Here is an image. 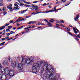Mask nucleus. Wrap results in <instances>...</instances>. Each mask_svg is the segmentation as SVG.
Wrapping results in <instances>:
<instances>
[{
  "label": "nucleus",
  "instance_id": "052dcab7",
  "mask_svg": "<svg viewBox=\"0 0 80 80\" xmlns=\"http://www.w3.org/2000/svg\"><path fill=\"white\" fill-rule=\"evenodd\" d=\"M3 33H5V32H6L5 30H3Z\"/></svg>",
  "mask_w": 80,
  "mask_h": 80
},
{
  "label": "nucleus",
  "instance_id": "bb28decb",
  "mask_svg": "<svg viewBox=\"0 0 80 80\" xmlns=\"http://www.w3.org/2000/svg\"><path fill=\"white\" fill-rule=\"evenodd\" d=\"M5 38V40H7L8 39V38H9V37H8V36H7Z\"/></svg>",
  "mask_w": 80,
  "mask_h": 80
},
{
  "label": "nucleus",
  "instance_id": "b1692460",
  "mask_svg": "<svg viewBox=\"0 0 80 80\" xmlns=\"http://www.w3.org/2000/svg\"><path fill=\"white\" fill-rule=\"evenodd\" d=\"M48 25L49 26H52V24L48 22Z\"/></svg>",
  "mask_w": 80,
  "mask_h": 80
},
{
  "label": "nucleus",
  "instance_id": "72a5a7b5",
  "mask_svg": "<svg viewBox=\"0 0 80 80\" xmlns=\"http://www.w3.org/2000/svg\"><path fill=\"white\" fill-rule=\"evenodd\" d=\"M75 39L76 40H77V41H79V39H78V38H75Z\"/></svg>",
  "mask_w": 80,
  "mask_h": 80
},
{
  "label": "nucleus",
  "instance_id": "f03ea898",
  "mask_svg": "<svg viewBox=\"0 0 80 80\" xmlns=\"http://www.w3.org/2000/svg\"><path fill=\"white\" fill-rule=\"evenodd\" d=\"M3 70L4 71V73H6L7 75H9V77H13L14 76V71L12 69L10 71V69L9 68H6L5 70L3 69V70Z\"/></svg>",
  "mask_w": 80,
  "mask_h": 80
},
{
  "label": "nucleus",
  "instance_id": "e433bc0d",
  "mask_svg": "<svg viewBox=\"0 0 80 80\" xmlns=\"http://www.w3.org/2000/svg\"><path fill=\"white\" fill-rule=\"evenodd\" d=\"M3 10H6V8L5 7H3V9H2Z\"/></svg>",
  "mask_w": 80,
  "mask_h": 80
},
{
  "label": "nucleus",
  "instance_id": "6ab92c4d",
  "mask_svg": "<svg viewBox=\"0 0 80 80\" xmlns=\"http://www.w3.org/2000/svg\"><path fill=\"white\" fill-rule=\"evenodd\" d=\"M18 9L19 10V8H18V7H14L13 8V10H17Z\"/></svg>",
  "mask_w": 80,
  "mask_h": 80
},
{
  "label": "nucleus",
  "instance_id": "09e8293b",
  "mask_svg": "<svg viewBox=\"0 0 80 80\" xmlns=\"http://www.w3.org/2000/svg\"><path fill=\"white\" fill-rule=\"evenodd\" d=\"M9 6H10L11 7H12V4H9Z\"/></svg>",
  "mask_w": 80,
  "mask_h": 80
},
{
  "label": "nucleus",
  "instance_id": "a19ab883",
  "mask_svg": "<svg viewBox=\"0 0 80 80\" xmlns=\"http://www.w3.org/2000/svg\"><path fill=\"white\" fill-rule=\"evenodd\" d=\"M8 31H10V30L8 29H6V31L8 32Z\"/></svg>",
  "mask_w": 80,
  "mask_h": 80
},
{
  "label": "nucleus",
  "instance_id": "473e14b6",
  "mask_svg": "<svg viewBox=\"0 0 80 80\" xmlns=\"http://www.w3.org/2000/svg\"><path fill=\"white\" fill-rule=\"evenodd\" d=\"M13 33H15V32H14L13 31H11L10 32V34H12Z\"/></svg>",
  "mask_w": 80,
  "mask_h": 80
},
{
  "label": "nucleus",
  "instance_id": "1a4fd4ad",
  "mask_svg": "<svg viewBox=\"0 0 80 80\" xmlns=\"http://www.w3.org/2000/svg\"><path fill=\"white\" fill-rule=\"evenodd\" d=\"M0 68L2 70V71H0V75H2V74H3V73H4V71L3 70H3V68H2V66L1 65H0Z\"/></svg>",
  "mask_w": 80,
  "mask_h": 80
},
{
  "label": "nucleus",
  "instance_id": "3c124183",
  "mask_svg": "<svg viewBox=\"0 0 80 80\" xmlns=\"http://www.w3.org/2000/svg\"><path fill=\"white\" fill-rule=\"evenodd\" d=\"M44 21H45V22H47V23H48V21H47V20H46V19H44Z\"/></svg>",
  "mask_w": 80,
  "mask_h": 80
},
{
  "label": "nucleus",
  "instance_id": "f8f14e48",
  "mask_svg": "<svg viewBox=\"0 0 80 80\" xmlns=\"http://www.w3.org/2000/svg\"><path fill=\"white\" fill-rule=\"evenodd\" d=\"M3 63L4 65H7L8 64V62L7 60L4 61L3 62Z\"/></svg>",
  "mask_w": 80,
  "mask_h": 80
},
{
  "label": "nucleus",
  "instance_id": "69168bd1",
  "mask_svg": "<svg viewBox=\"0 0 80 80\" xmlns=\"http://www.w3.org/2000/svg\"><path fill=\"white\" fill-rule=\"evenodd\" d=\"M73 30H74V32L75 31H76V29H75L74 28H73Z\"/></svg>",
  "mask_w": 80,
  "mask_h": 80
},
{
  "label": "nucleus",
  "instance_id": "ea45409f",
  "mask_svg": "<svg viewBox=\"0 0 80 80\" xmlns=\"http://www.w3.org/2000/svg\"><path fill=\"white\" fill-rule=\"evenodd\" d=\"M19 5H20V6H22L23 5H24V4H20Z\"/></svg>",
  "mask_w": 80,
  "mask_h": 80
},
{
  "label": "nucleus",
  "instance_id": "c756f323",
  "mask_svg": "<svg viewBox=\"0 0 80 80\" xmlns=\"http://www.w3.org/2000/svg\"><path fill=\"white\" fill-rule=\"evenodd\" d=\"M60 23H64V21L62 20H61L60 21Z\"/></svg>",
  "mask_w": 80,
  "mask_h": 80
},
{
  "label": "nucleus",
  "instance_id": "bf43d9fd",
  "mask_svg": "<svg viewBox=\"0 0 80 80\" xmlns=\"http://www.w3.org/2000/svg\"><path fill=\"white\" fill-rule=\"evenodd\" d=\"M24 20V18H22V19H20V21H22V20Z\"/></svg>",
  "mask_w": 80,
  "mask_h": 80
},
{
  "label": "nucleus",
  "instance_id": "0e129e2a",
  "mask_svg": "<svg viewBox=\"0 0 80 80\" xmlns=\"http://www.w3.org/2000/svg\"><path fill=\"white\" fill-rule=\"evenodd\" d=\"M74 32L75 33H77L78 32L77 31H74Z\"/></svg>",
  "mask_w": 80,
  "mask_h": 80
},
{
  "label": "nucleus",
  "instance_id": "f257e3e1",
  "mask_svg": "<svg viewBox=\"0 0 80 80\" xmlns=\"http://www.w3.org/2000/svg\"><path fill=\"white\" fill-rule=\"evenodd\" d=\"M49 72V73H50L51 74L49 75L48 74H47L46 76V77H45V78H50V77H51L52 80H58V79H59V76H58V75H56V76L54 77V78H53H53L52 77H53L54 76L53 74V73H54V72H55V70H54V69L51 68Z\"/></svg>",
  "mask_w": 80,
  "mask_h": 80
},
{
  "label": "nucleus",
  "instance_id": "6e6d98bb",
  "mask_svg": "<svg viewBox=\"0 0 80 80\" xmlns=\"http://www.w3.org/2000/svg\"><path fill=\"white\" fill-rule=\"evenodd\" d=\"M49 22H51V23H52L53 22V21H52V20H50L49 21Z\"/></svg>",
  "mask_w": 80,
  "mask_h": 80
},
{
  "label": "nucleus",
  "instance_id": "39448f33",
  "mask_svg": "<svg viewBox=\"0 0 80 80\" xmlns=\"http://www.w3.org/2000/svg\"><path fill=\"white\" fill-rule=\"evenodd\" d=\"M17 63L15 62L14 61H12L11 62L12 67L13 68H15V67L17 66Z\"/></svg>",
  "mask_w": 80,
  "mask_h": 80
},
{
  "label": "nucleus",
  "instance_id": "e2e57ef3",
  "mask_svg": "<svg viewBox=\"0 0 80 80\" xmlns=\"http://www.w3.org/2000/svg\"><path fill=\"white\" fill-rule=\"evenodd\" d=\"M62 10V8H60L59 9H58V10Z\"/></svg>",
  "mask_w": 80,
  "mask_h": 80
},
{
  "label": "nucleus",
  "instance_id": "f3484780",
  "mask_svg": "<svg viewBox=\"0 0 80 80\" xmlns=\"http://www.w3.org/2000/svg\"><path fill=\"white\" fill-rule=\"evenodd\" d=\"M41 13H48V10H47L46 11L41 12Z\"/></svg>",
  "mask_w": 80,
  "mask_h": 80
},
{
  "label": "nucleus",
  "instance_id": "ddd939ff",
  "mask_svg": "<svg viewBox=\"0 0 80 80\" xmlns=\"http://www.w3.org/2000/svg\"><path fill=\"white\" fill-rule=\"evenodd\" d=\"M47 67H48V64L46 63H45L44 64V68L46 69V68H47Z\"/></svg>",
  "mask_w": 80,
  "mask_h": 80
},
{
  "label": "nucleus",
  "instance_id": "4468645a",
  "mask_svg": "<svg viewBox=\"0 0 80 80\" xmlns=\"http://www.w3.org/2000/svg\"><path fill=\"white\" fill-rule=\"evenodd\" d=\"M5 26H3L2 27H0V30H3V29H5Z\"/></svg>",
  "mask_w": 80,
  "mask_h": 80
},
{
  "label": "nucleus",
  "instance_id": "774afa93",
  "mask_svg": "<svg viewBox=\"0 0 80 80\" xmlns=\"http://www.w3.org/2000/svg\"><path fill=\"white\" fill-rule=\"evenodd\" d=\"M69 34L70 35H72V34L70 32H69Z\"/></svg>",
  "mask_w": 80,
  "mask_h": 80
},
{
  "label": "nucleus",
  "instance_id": "c03bdc74",
  "mask_svg": "<svg viewBox=\"0 0 80 80\" xmlns=\"http://www.w3.org/2000/svg\"><path fill=\"white\" fill-rule=\"evenodd\" d=\"M74 19H76V20L78 19V18L74 17Z\"/></svg>",
  "mask_w": 80,
  "mask_h": 80
},
{
  "label": "nucleus",
  "instance_id": "37998d69",
  "mask_svg": "<svg viewBox=\"0 0 80 80\" xmlns=\"http://www.w3.org/2000/svg\"><path fill=\"white\" fill-rule=\"evenodd\" d=\"M29 30H30V29H28L27 30H26V32H25L26 33H27V32H28L29 31Z\"/></svg>",
  "mask_w": 80,
  "mask_h": 80
},
{
  "label": "nucleus",
  "instance_id": "7c9ffc66",
  "mask_svg": "<svg viewBox=\"0 0 80 80\" xmlns=\"http://www.w3.org/2000/svg\"><path fill=\"white\" fill-rule=\"evenodd\" d=\"M25 7H30L31 6L28 5H25Z\"/></svg>",
  "mask_w": 80,
  "mask_h": 80
},
{
  "label": "nucleus",
  "instance_id": "de8ad7c7",
  "mask_svg": "<svg viewBox=\"0 0 80 80\" xmlns=\"http://www.w3.org/2000/svg\"><path fill=\"white\" fill-rule=\"evenodd\" d=\"M1 40H5V38H2V39H1Z\"/></svg>",
  "mask_w": 80,
  "mask_h": 80
},
{
  "label": "nucleus",
  "instance_id": "423d86ee",
  "mask_svg": "<svg viewBox=\"0 0 80 80\" xmlns=\"http://www.w3.org/2000/svg\"><path fill=\"white\" fill-rule=\"evenodd\" d=\"M22 59L21 61V63L22 65H24L25 64V63H26V60H25V58H24L23 57V56H22Z\"/></svg>",
  "mask_w": 80,
  "mask_h": 80
},
{
  "label": "nucleus",
  "instance_id": "a211bd4d",
  "mask_svg": "<svg viewBox=\"0 0 80 80\" xmlns=\"http://www.w3.org/2000/svg\"><path fill=\"white\" fill-rule=\"evenodd\" d=\"M5 42H2L0 44V46H1V45H2V46L4 45H5Z\"/></svg>",
  "mask_w": 80,
  "mask_h": 80
},
{
  "label": "nucleus",
  "instance_id": "13d9d810",
  "mask_svg": "<svg viewBox=\"0 0 80 80\" xmlns=\"http://www.w3.org/2000/svg\"><path fill=\"white\" fill-rule=\"evenodd\" d=\"M3 11V10H2V9L1 8H0V12H2Z\"/></svg>",
  "mask_w": 80,
  "mask_h": 80
},
{
  "label": "nucleus",
  "instance_id": "cd10ccee",
  "mask_svg": "<svg viewBox=\"0 0 80 80\" xmlns=\"http://www.w3.org/2000/svg\"><path fill=\"white\" fill-rule=\"evenodd\" d=\"M14 6H15V7H18V5H17V4H16V3H15L14 4Z\"/></svg>",
  "mask_w": 80,
  "mask_h": 80
},
{
  "label": "nucleus",
  "instance_id": "20e7f679",
  "mask_svg": "<svg viewBox=\"0 0 80 80\" xmlns=\"http://www.w3.org/2000/svg\"><path fill=\"white\" fill-rule=\"evenodd\" d=\"M17 66L19 70H22L23 69V64H22L17 63Z\"/></svg>",
  "mask_w": 80,
  "mask_h": 80
},
{
  "label": "nucleus",
  "instance_id": "dca6fc26",
  "mask_svg": "<svg viewBox=\"0 0 80 80\" xmlns=\"http://www.w3.org/2000/svg\"><path fill=\"white\" fill-rule=\"evenodd\" d=\"M54 9H52L51 10H48V12L49 13V12H55V11L54 10H53Z\"/></svg>",
  "mask_w": 80,
  "mask_h": 80
},
{
  "label": "nucleus",
  "instance_id": "6e6552de",
  "mask_svg": "<svg viewBox=\"0 0 80 80\" xmlns=\"http://www.w3.org/2000/svg\"><path fill=\"white\" fill-rule=\"evenodd\" d=\"M28 11V9H27L24 10L19 11L18 13H19V14H23V13H24L25 12H27V11Z\"/></svg>",
  "mask_w": 80,
  "mask_h": 80
},
{
  "label": "nucleus",
  "instance_id": "4be33fe9",
  "mask_svg": "<svg viewBox=\"0 0 80 80\" xmlns=\"http://www.w3.org/2000/svg\"><path fill=\"white\" fill-rule=\"evenodd\" d=\"M7 13V12L5 11L3 12V15H6Z\"/></svg>",
  "mask_w": 80,
  "mask_h": 80
},
{
  "label": "nucleus",
  "instance_id": "8fccbe9b",
  "mask_svg": "<svg viewBox=\"0 0 80 80\" xmlns=\"http://www.w3.org/2000/svg\"><path fill=\"white\" fill-rule=\"evenodd\" d=\"M61 26H62V27H65V26H63V25L62 24H60Z\"/></svg>",
  "mask_w": 80,
  "mask_h": 80
},
{
  "label": "nucleus",
  "instance_id": "7ed1b4c3",
  "mask_svg": "<svg viewBox=\"0 0 80 80\" xmlns=\"http://www.w3.org/2000/svg\"><path fill=\"white\" fill-rule=\"evenodd\" d=\"M43 62H39L38 63H37L35 66H34L32 68V72L33 73H36L37 71V69L38 68L40 67H42L43 65Z\"/></svg>",
  "mask_w": 80,
  "mask_h": 80
},
{
  "label": "nucleus",
  "instance_id": "5701e85b",
  "mask_svg": "<svg viewBox=\"0 0 80 80\" xmlns=\"http://www.w3.org/2000/svg\"><path fill=\"white\" fill-rule=\"evenodd\" d=\"M7 8H8V9H10V8H12L10 6H7Z\"/></svg>",
  "mask_w": 80,
  "mask_h": 80
},
{
  "label": "nucleus",
  "instance_id": "2f4dec72",
  "mask_svg": "<svg viewBox=\"0 0 80 80\" xmlns=\"http://www.w3.org/2000/svg\"><path fill=\"white\" fill-rule=\"evenodd\" d=\"M19 21H20V20L19 19H18L15 22H19Z\"/></svg>",
  "mask_w": 80,
  "mask_h": 80
},
{
  "label": "nucleus",
  "instance_id": "a18cd8bd",
  "mask_svg": "<svg viewBox=\"0 0 80 80\" xmlns=\"http://www.w3.org/2000/svg\"><path fill=\"white\" fill-rule=\"evenodd\" d=\"M76 17H77V18H79V14H78L77 15Z\"/></svg>",
  "mask_w": 80,
  "mask_h": 80
},
{
  "label": "nucleus",
  "instance_id": "2eb2a0df",
  "mask_svg": "<svg viewBox=\"0 0 80 80\" xmlns=\"http://www.w3.org/2000/svg\"><path fill=\"white\" fill-rule=\"evenodd\" d=\"M29 60L31 62H33V58L32 57H31L29 58Z\"/></svg>",
  "mask_w": 80,
  "mask_h": 80
},
{
  "label": "nucleus",
  "instance_id": "603ef678",
  "mask_svg": "<svg viewBox=\"0 0 80 80\" xmlns=\"http://www.w3.org/2000/svg\"><path fill=\"white\" fill-rule=\"evenodd\" d=\"M40 23V25H45V24H44V23Z\"/></svg>",
  "mask_w": 80,
  "mask_h": 80
},
{
  "label": "nucleus",
  "instance_id": "4c0bfd02",
  "mask_svg": "<svg viewBox=\"0 0 80 80\" xmlns=\"http://www.w3.org/2000/svg\"><path fill=\"white\" fill-rule=\"evenodd\" d=\"M3 4L2 3H0V6H3Z\"/></svg>",
  "mask_w": 80,
  "mask_h": 80
},
{
  "label": "nucleus",
  "instance_id": "680f3d73",
  "mask_svg": "<svg viewBox=\"0 0 80 80\" xmlns=\"http://www.w3.org/2000/svg\"><path fill=\"white\" fill-rule=\"evenodd\" d=\"M16 29H17V28H13V30H16Z\"/></svg>",
  "mask_w": 80,
  "mask_h": 80
},
{
  "label": "nucleus",
  "instance_id": "4d7b16f0",
  "mask_svg": "<svg viewBox=\"0 0 80 80\" xmlns=\"http://www.w3.org/2000/svg\"><path fill=\"white\" fill-rule=\"evenodd\" d=\"M56 23H60V22L59 21H58L56 22Z\"/></svg>",
  "mask_w": 80,
  "mask_h": 80
},
{
  "label": "nucleus",
  "instance_id": "338daca9",
  "mask_svg": "<svg viewBox=\"0 0 80 80\" xmlns=\"http://www.w3.org/2000/svg\"><path fill=\"white\" fill-rule=\"evenodd\" d=\"M40 13V12H39L36 13H35V14H38V13Z\"/></svg>",
  "mask_w": 80,
  "mask_h": 80
},
{
  "label": "nucleus",
  "instance_id": "0eeeda50",
  "mask_svg": "<svg viewBox=\"0 0 80 80\" xmlns=\"http://www.w3.org/2000/svg\"><path fill=\"white\" fill-rule=\"evenodd\" d=\"M25 58L26 59L27 64V65L30 64V62H31L30 60V59L28 58Z\"/></svg>",
  "mask_w": 80,
  "mask_h": 80
},
{
  "label": "nucleus",
  "instance_id": "58836bf2",
  "mask_svg": "<svg viewBox=\"0 0 80 80\" xmlns=\"http://www.w3.org/2000/svg\"><path fill=\"white\" fill-rule=\"evenodd\" d=\"M48 4H46V3H44V4H43V5H42L43 6H45V5H47Z\"/></svg>",
  "mask_w": 80,
  "mask_h": 80
},
{
  "label": "nucleus",
  "instance_id": "412c9836",
  "mask_svg": "<svg viewBox=\"0 0 80 80\" xmlns=\"http://www.w3.org/2000/svg\"><path fill=\"white\" fill-rule=\"evenodd\" d=\"M34 8H35V10H38V7H37V6H35V7H34Z\"/></svg>",
  "mask_w": 80,
  "mask_h": 80
},
{
  "label": "nucleus",
  "instance_id": "a878e982",
  "mask_svg": "<svg viewBox=\"0 0 80 80\" xmlns=\"http://www.w3.org/2000/svg\"><path fill=\"white\" fill-rule=\"evenodd\" d=\"M10 25L9 23H6L5 24V26H8Z\"/></svg>",
  "mask_w": 80,
  "mask_h": 80
},
{
  "label": "nucleus",
  "instance_id": "393cba45",
  "mask_svg": "<svg viewBox=\"0 0 80 80\" xmlns=\"http://www.w3.org/2000/svg\"><path fill=\"white\" fill-rule=\"evenodd\" d=\"M28 29V28H32V27L30 25H29L28 26V27H27Z\"/></svg>",
  "mask_w": 80,
  "mask_h": 80
},
{
  "label": "nucleus",
  "instance_id": "9b49d317",
  "mask_svg": "<svg viewBox=\"0 0 80 80\" xmlns=\"http://www.w3.org/2000/svg\"><path fill=\"white\" fill-rule=\"evenodd\" d=\"M37 22L34 21H30L28 23V24H33L34 23H37Z\"/></svg>",
  "mask_w": 80,
  "mask_h": 80
},
{
  "label": "nucleus",
  "instance_id": "79ce46f5",
  "mask_svg": "<svg viewBox=\"0 0 80 80\" xmlns=\"http://www.w3.org/2000/svg\"><path fill=\"white\" fill-rule=\"evenodd\" d=\"M10 33H7V35L8 36H9V35H10Z\"/></svg>",
  "mask_w": 80,
  "mask_h": 80
},
{
  "label": "nucleus",
  "instance_id": "9d476101",
  "mask_svg": "<svg viewBox=\"0 0 80 80\" xmlns=\"http://www.w3.org/2000/svg\"><path fill=\"white\" fill-rule=\"evenodd\" d=\"M2 78H3V79H4L5 80H6V79H7V77H6V76L5 75H3L1 76V78L0 77V80H1Z\"/></svg>",
  "mask_w": 80,
  "mask_h": 80
},
{
  "label": "nucleus",
  "instance_id": "5fc2aeb1",
  "mask_svg": "<svg viewBox=\"0 0 80 80\" xmlns=\"http://www.w3.org/2000/svg\"><path fill=\"white\" fill-rule=\"evenodd\" d=\"M60 1H58L57 2H56V4H58V3H60Z\"/></svg>",
  "mask_w": 80,
  "mask_h": 80
},
{
  "label": "nucleus",
  "instance_id": "f704fd0d",
  "mask_svg": "<svg viewBox=\"0 0 80 80\" xmlns=\"http://www.w3.org/2000/svg\"><path fill=\"white\" fill-rule=\"evenodd\" d=\"M31 17V16H26V18H30V17Z\"/></svg>",
  "mask_w": 80,
  "mask_h": 80
},
{
  "label": "nucleus",
  "instance_id": "c85d7f7f",
  "mask_svg": "<svg viewBox=\"0 0 80 80\" xmlns=\"http://www.w3.org/2000/svg\"><path fill=\"white\" fill-rule=\"evenodd\" d=\"M66 29L67 30H68V31H70V29L69 28H66Z\"/></svg>",
  "mask_w": 80,
  "mask_h": 80
},
{
  "label": "nucleus",
  "instance_id": "c9c22d12",
  "mask_svg": "<svg viewBox=\"0 0 80 80\" xmlns=\"http://www.w3.org/2000/svg\"><path fill=\"white\" fill-rule=\"evenodd\" d=\"M14 22L13 21H10V23H12Z\"/></svg>",
  "mask_w": 80,
  "mask_h": 80
},
{
  "label": "nucleus",
  "instance_id": "864d4df0",
  "mask_svg": "<svg viewBox=\"0 0 80 80\" xmlns=\"http://www.w3.org/2000/svg\"><path fill=\"white\" fill-rule=\"evenodd\" d=\"M10 9V11H13V9H12V8H11Z\"/></svg>",
  "mask_w": 80,
  "mask_h": 80
},
{
  "label": "nucleus",
  "instance_id": "49530a36",
  "mask_svg": "<svg viewBox=\"0 0 80 80\" xmlns=\"http://www.w3.org/2000/svg\"><path fill=\"white\" fill-rule=\"evenodd\" d=\"M37 2H38V1H34V2H32V3H37Z\"/></svg>",
  "mask_w": 80,
  "mask_h": 80
},
{
  "label": "nucleus",
  "instance_id": "aec40b11",
  "mask_svg": "<svg viewBox=\"0 0 80 80\" xmlns=\"http://www.w3.org/2000/svg\"><path fill=\"white\" fill-rule=\"evenodd\" d=\"M12 28V26H9L8 27V29H11Z\"/></svg>",
  "mask_w": 80,
  "mask_h": 80
}]
</instances>
